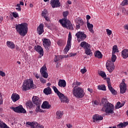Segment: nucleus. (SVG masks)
<instances>
[{"instance_id": "obj_1", "label": "nucleus", "mask_w": 128, "mask_h": 128, "mask_svg": "<svg viewBox=\"0 0 128 128\" xmlns=\"http://www.w3.org/2000/svg\"><path fill=\"white\" fill-rule=\"evenodd\" d=\"M100 105L104 106L101 110L102 112H105L106 114H114V106L108 102L106 98H103L102 100Z\"/></svg>"}, {"instance_id": "obj_2", "label": "nucleus", "mask_w": 128, "mask_h": 128, "mask_svg": "<svg viewBox=\"0 0 128 128\" xmlns=\"http://www.w3.org/2000/svg\"><path fill=\"white\" fill-rule=\"evenodd\" d=\"M16 30L17 32L22 36H24L28 34V24L22 23L16 25Z\"/></svg>"}, {"instance_id": "obj_3", "label": "nucleus", "mask_w": 128, "mask_h": 128, "mask_svg": "<svg viewBox=\"0 0 128 128\" xmlns=\"http://www.w3.org/2000/svg\"><path fill=\"white\" fill-rule=\"evenodd\" d=\"M36 86L34 84V81L32 79H26L24 80V84L22 86V90L24 92L26 90H34L36 88Z\"/></svg>"}, {"instance_id": "obj_4", "label": "nucleus", "mask_w": 128, "mask_h": 128, "mask_svg": "<svg viewBox=\"0 0 128 128\" xmlns=\"http://www.w3.org/2000/svg\"><path fill=\"white\" fill-rule=\"evenodd\" d=\"M72 94L77 98H82L84 96V91L80 87L75 86L72 89Z\"/></svg>"}, {"instance_id": "obj_5", "label": "nucleus", "mask_w": 128, "mask_h": 128, "mask_svg": "<svg viewBox=\"0 0 128 128\" xmlns=\"http://www.w3.org/2000/svg\"><path fill=\"white\" fill-rule=\"evenodd\" d=\"M59 22L63 28H68V30H74V26H72V22H70V20L61 19L60 20Z\"/></svg>"}, {"instance_id": "obj_6", "label": "nucleus", "mask_w": 128, "mask_h": 128, "mask_svg": "<svg viewBox=\"0 0 128 128\" xmlns=\"http://www.w3.org/2000/svg\"><path fill=\"white\" fill-rule=\"evenodd\" d=\"M80 46L81 48H84L85 50V53L88 56H92V52L90 50V45L86 42H83L80 43Z\"/></svg>"}, {"instance_id": "obj_7", "label": "nucleus", "mask_w": 128, "mask_h": 128, "mask_svg": "<svg viewBox=\"0 0 128 128\" xmlns=\"http://www.w3.org/2000/svg\"><path fill=\"white\" fill-rule=\"evenodd\" d=\"M10 108L17 114H26V109L24 108L22 105L16 107L12 106Z\"/></svg>"}, {"instance_id": "obj_8", "label": "nucleus", "mask_w": 128, "mask_h": 128, "mask_svg": "<svg viewBox=\"0 0 128 128\" xmlns=\"http://www.w3.org/2000/svg\"><path fill=\"white\" fill-rule=\"evenodd\" d=\"M72 46V34L70 32H69L68 36V40L67 42V44L64 49V54H66L68 50H70V48Z\"/></svg>"}, {"instance_id": "obj_9", "label": "nucleus", "mask_w": 128, "mask_h": 128, "mask_svg": "<svg viewBox=\"0 0 128 128\" xmlns=\"http://www.w3.org/2000/svg\"><path fill=\"white\" fill-rule=\"evenodd\" d=\"M76 36L77 37L78 42H80V40H84L86 38V35L84 34V32H78L76 34Z\"/></svg>"}, {"instance_id": "obj_10", "label": "nucleus", "mask_w": 128, "mask_h": 128, "mask_svg": "<svg viewBox=\"0 0 128 128\" xmlns=\"http://www.w3.org/2000/svg\"><path fill=\"white\" fill-rule=\"evenodd\" d=\"M106 68L110 72H112L114 70V62L110 60H108L106 63Z\"/></svg>"}, {"instance_id": "obj_11", "label": "nucleus", "mask_w": 128, "mask_h": 128, "mask_svg": "<svg viewBox=\"0 0 128 128\" xmlns=\"http://www.w3.org/2000/svg\"><path fill=\"white\" fill-rule=\"evenodd\" d=\"M48 70V68H46V66L44 65L40 70V72L41 75L44 78H48V74L46 71Z\"/></svg>"}, {"instance_id": "obj_12", "label": "nucleus", "mask_w": 128, "mask_h": 128, "mask_svg": "<svg viewBox=\"0 0 128 128\" xmlns=\"http://www.w3.org/2000/svg\"><path fill=\"white\" fill-rule=\"evenodd\" d=\"M30 126L32 128H44V126L38 124L36 122H28L26 123V126Z\"/></svg>"}, {"instance_id": "obj_13", "label": "nucleus", "mask_w": 128, "mask_h": 128, "mask_svg": "<svg viewBox=\"0 0 128 128\" xmlns=\"http://www.w3.org/2000/svg\"><path fill=\"white\" fill-rule=\"evenodd\" d=\"M50 4L51 6H52V8H60L61 6L60 0H51L50 2Z\"/></svg>"}, {"instance_id": "obj_14", "label": "nucleus", "mask_w": 128, "mask_h": 128, "mask_svg": "<svg viewBox=\"0 0 128 128\" xmlns=\"http://www.w3.org/2000/svg\"><path fill=\"white\" fill-rule=\"evenodd\" d=\"M106 82L108 86V90H110V92H112V94H116L117 92L116 91L114 88H112V84H110V78H107Z\"/></svg>"}, {"instance_id": "obj_15", "label": "nucleus", "mask_w": 128, "mask_h": 128, "mask_svg": "<svg viewBox=\"0 0 128 128\" xmlns=\"http://www.w3.org/2000/svg\"><path fill=\"white\" fill-rule=\"evenodd\" d=\"M51 44L52 42H50V40L48 39L44 38L43 41V46H44L46 50L48 52L50 50V48Z\"/></svg>"}, {"instance_id": "obj_16", "label": "nucleus", "mask_w": 128, "mask_h": 128, "mask_svg": "<svg viewBox=\"0 0 128 128\" xmlns=\"http://www.w3.org/2000/svg\"><path fill=\"white\" fill-rule=\"evenodd\" d=\"M120 94H124L126 92V84L124 82H122L120 86Z\"/></svg>"}, {"instance_id": "obj_17", "label": "nucleus", "mask_w": 128, "mask_h": 128, "mask_svg": "<svg viewBox=\"0 0 128 128\" xmlns=\"http://www.w3.org/2000/svg\"><path fill=\"white\" fill-rule=\"evenodd\" d=\"M32 100L34 104L36 106H39V104H42V100H40V98L36 96H34Z\"/></svg>"}, {"instance_id": "obj_18", "label": "nucleus", "mask_w": 128, "mask_h": 128, "mask_svg": "<svg viewBox=\"0 0 128 128\" xmlns=\"http://www.w3.org/2000/svg\"><path fill=\"white\" fill-rule=\"evenodd\" d=\"M34 50L37 52H38L42 56H44V49H42V48L40 46H34Z\"/></svg>"}, {"instance_id": "obj_19", "label": "nucleus", "mask_w": 128, "mask_h": 128, "mask_svg": "<svg viewBox=\"0 0 128 128\" xmlns=\"http://www.w3.org/2000/svg\"><path fill=\"white\" fill-rule=\"evenodd\" d=\"M52 106L50 104L48 103V101H44L43 104H42L41 108H44L46 110H49V108H50V107Z\"/></svg>"}, {"instance_id": "obj_20", "label": "nucleus", "mask_w": 128, "mask_h": 128, "mask_svg": "<svg viewBox=\"0 0 128 128\" xmlns=\"http://www.w3.org/2000/svg\"><path fill=\"white\" fill-rule=\"evenodd\" d=\"M11 98L14 102H18L20 100V95L16 93L13 94L11 96Z\"/></svg>"}, {"instance_id": "obj_21", "label": "nucleus", "mask_w": 128, "mask_h": 128, "mask_svg": "<svg viewBox=\"0 0 128 128\" xmlns=\"http://www.w3.org/2000/svg\"><path fill=\"white\" fill-rule=\"evenodd\" d=\"M92 118L94 122H98V120H104V118L102 116L98 114L94 115Z\"/></svg>"}, {"instance_id": "obj_22", "label": "nucleus", "mask_w": 128, "mask_h": 128, "mask_svg": "<svg viewBox=\"0 0 128 128\" xmlns=\"http://www.w3.org/2000/svg\"><path fill=\"white\" fill-rule=\"evenodd\" d=\"M62 102H68V96H64V94L62 95H60L59 96Z\"/></svg>"}, {"instance_id": "obj_23", "label": "nucleus", "mask_w": 128, "mask_h": 128, "mask_svg": "<svg viewBox=\"0 0 128 128\" xmlns=\"http://www.w3.org/2000/svg\"><path fill=\"white\" fill-rule=\"evenodd\" d=\"M44 24H40L37 28V32L40 35L44 32Z\"/></svg>"}, {"instance_id": "obj_24", "label": "nucleus", "mask_w": 128, "mask_h": 128, "mask_svg": "<svg viewBox=\"0 0 128 128\" xmlns=\"http://www.w3.org/2000/svg\"><path fill=\"white\" fill-rule=\"evenodd\" d=\"M58 86L60 88H66V82L65 80H61L58 82Z\"/></svg>"}, {"instance_id": "obj_25", "label": "nucleus", "mask_w": 128, "mask_h": 128, "mask_svg": "<svg viewBox=\"0 0 128 128\" xmlns=\"http://www.w3.org/2000/svg\"><path fill=\"white\" fill-rule=\"evenodd\" d=\"M6 46H8V48H11L12 50H14V48H16V44H14L12 42L7 41Z\"/></svg>"}, {"instance_id": "obj_26", "label": "nucleus", "mask_w": 128, "mask_h": 128, "mask_svg": "<svg viewBox=\"0 0 128 128\" xmlns=\"http://www.w3.org/2000/svg\"><path fill=\"white\" fill-rule=\"evenodd\" d=\"M44 92L46 96L52 94V88L50 87H47L44 90Z\"/></svg>"}, {"instance_id": "obj_27", "label": "nucleus", "mask_w": 128, "mask_h": 128, "mask_svg": "<svg viewBox=\"0 0 128 128\" xmlns=\"http://www.w3.org/2000/svg\"><path fill=\"white\" fill-rule=\"evenodd\" d=\"M87 26L90 32H92V34L94 32V29H92L94 28V25L92 24H90L88 21L87 22Z\"/></svg>"}, {"instance_id": "obj_28", "label": "nucleus", "mask_w": 128, "mask_h": 128, "mask_svg": "<svg viewBox=\"0 0 128 128\" xmlns=\"http://www.w3.org/2000/svg\"><path fill=\"white\" fill-rule=\"evenodd\" d=\"M123 58H128V49H124L122 52Z\"/></svg>"}, {"instance_id": "obj_29", "label": "nucleus", "mask_w": 128, "mask_h": 128, "mask_svg": "<svg viewBox=\"0 0 128 128\" xmlns=\"http://www.w3.org/2000/svg\"><path fill=\"white\" fill-rule=\"evenodd\" d=\"M94 54L95 58H102V52H100V50L96 51Z\"/></svg>"}, {"instance_id": "obj_30", "label": "nucleus", "mask_w": 128, "mask_h": 128, "mask_svg": "<svg viewBox=\"0 0 128 128\" xmlns=\"http://www.w3.org/2000/svg\"><path fill=\"white\" fill-rule=\"evenodd\" d=\"M52 88L56 94L59 96H62V93L60 92V91H58V88L56 86H53Z\"/></svg>"}, {"instance_id": "obj_31", "label": "nucleus", "mask_w": 128, "mask_h": 128, "mask_svg": "<svg viewBox=\"0 0 128 128\" xmlns=\"http://www.w3.org/2000/svg\"><path fill=\"white\" fill-rule=\"evenodd\" d=\"M56 118L60 120V118H62V116H64V113L62 112V111H58L56 112Z\"/></svg>"}, {"instance_id": "obj_32", "label": "nucleus", "mask_w": 128, "mask_h": 128, "mask_svg": "<svg viewBox=\"0 0 128 128\" xmlns=\"http://www.w3.org/2000/svg\"><path fill=\"white\" fill-rule=\"evenodd\" d=\"M98 74H99V76H102V78H104V80H106V72H104L100 71V72H99Z\"/></svg>"}, {"instance_id": "obj_33", "label": "nucleus", "mask_w": 128, "mask_h": 128, "mask_svg": "<svg viewBox=\"0 0 128 128\" xmlns=\"http://www.w3.org/2000/svg\"><path fill=\"white\" fill-rule=\"evenodd\" d=\"M128 124V122H124L123 123H120L119 124L117 125L118 128H126Z\"/></svg>"}, {"instance_id": "obj_34", "label": "nucleus", "mask_w": 128, "mask_h": 128, "mask_svg": "<svg viewBox=\"0 0 128 128\" xmlns=\"http://www.w3.org/2000/svg\"><path fill=\"white\" fill-rule=\"evenodd\" d=\"M76 24H78L81 26H84V20H82V18H78L76 20Z\"/></svg>"}, {"instance_id": "obj_35", "label": "nucleus", "mask_w": 128, "mask_h": 128, "mask_svg": "<svg viewBox=\"0 0 128 128\" xmlns=\"http://www.w3.org/2000/svg\"><path fill=\"white\" fill-rule=\"evenodd\" d=\"M26 106H27V108H32L34 106V104H32V101L29 100L26 102Z\"/></svg>"}, {"instance_id": "obj_36", "label": "nucleus", "mask_w": 128, "mask_h": 128, "mask_svg": "<svg viewBox=\"0 0 128 128\" xmlns=\"http://www.w3.org/2000/svg\"><path fill=\"white\" fill-rule=\"evenodd\" d=\"M98 89L101 90H106V85L102 84L98 86Z\"/></svg>"}, {"instance_id": "obj_37", "label": "nucleus", "mask_w": 128, "mask_h": 128, "mask_svg": "<svg viewBox=\"0 0 128 128\" xmlns=\"http://www.w3.org/2000/svg\"><path fill=\"white\" fill-rule=\"evenodd\" d=\"M118 52V46L116 45H114L112 48V53L113 54H114L116 52Z\"/></svg>"}, {"instance_id": "obj_38", "label": "nucleus", "mask_w": 128, "mask_h": 128, "mask_svg": "<svg viewBox=\"0 0 128 128\" xmlns=\"http://www.w3.org/2000/svg\"><path fill=\"white\" fill-rule=\"evenodd\" d=\"M122 106H124V104H120V102H118L116 105V108L118 109V108H122Z\"/></svg>"}, {"instance_id": "obj_39", "label": "nucleus", "mask_w": 128, "mask_h": 128, "mask_svg": "<svg viewBox=\"0 0 128 128\" xmlns=\"http://www.w3.org/2000/svg\"><path fill=\"white\" fill-rule=\"evenodd\" d=\"M68 16V11L64 12L63 16L64 18H62V20H68V19L66 18V17Z\"/></svg>"}, {"instance_id": "obj_40", "label": "nucleus", "mask_w": 128, "mask_h": 128, "mask_svg": "<svg viewBox=\"0 0 128 128\" xmlns=\"http://www.w3.org/2000/svg\"><path fill=\"white\" fill-rule=\"evenodd\" d=\"M36 106H37V107L36 108V112H42V109H40V104L36 105Z\"/></svg>"}, {"instance_id": "obj_41", "label": "nucleus", "mask_w": 128, "mask_h": 128, "mask_svg": "<svg viewBox=\"0 0 128 128\" xmlns=\"http://www.w3.org/2000/svg\"><path fill=\"white\" fill-rule=\"evenodd\" d=\"M116 60V56L114 55V54H113L112 53V60L111 62H114Z\"/></svg>"}, {"instance_id": "obj_42", "label": "nucleus", "mask_w": 128, "mask_h": 128, "mask_svg": "<svg viewBox=\"0 0 128 128\" xmlns=\"http://www.w3.org/2000/svg\"><path fill=\"white\" fill-rule=\"evenodd\" d=\"M12 16H13L14 18H19L20 16H18V14L16 12H11Z\"/></svg>"}, {"instance_id": "obj_43", "label": "nucleus", "mask_w": 128, "mask_h": 128, "mask_svg": "<svg viewBox=\"0 0 128 128\" xmlns=\"http://www.w3.org/2000/svg\"><path fill=\"white\" fill-rule=\"evenodd\" d=\"M128 0H124L121 3V6H128Z\"/></svg>"}, {"instance_id": "obj_44", "label": "nucleus", "mask_w": 128, "mask_h": 128, "mask_svg": "<svg viewBox=\"0 0 128 128\" xmlns=\"http://www.w3.org/2000/svg\"><path fill=\"white\" fill-rule=\"evenodd\" d=\"M42 16H48V10H44L42 12Z\"/></svg>"}, {"instance_id": "obj_45", "label": "nucleus", "mask_w": 128, "mask_h": 128, "mask_svg": "<svg viewBox=\"0 0 128 128\" xmlns=\"http://www.w3.org/2000/svg\"><path fill=\"white\" fill-rule=\"evenodd\" d=\"M40 81L42 84H46V80H45L44 78H40Z\"/></svg>"}, {"instance_id": "obj_46", "label": "nucleus", "mask_w": 128, "mask_h": 128, "mask_svg": "<svg viewBox=\"0 0 128 128\" xmlns=\"http://www.w3.org/2000/svg\"><path fill=\"white\" fill-rule=\"evenodd\" d=\"M59 58L60 60H62V58H68V55L67 56H64V55H62V56H59Z\"/></svg>"}, {"instance_id": "obj_47", "label": "nucleus", "mask_w": 128, "mask_h": 128, "mask_svg": "<svg viewBox=\"0 0 128 128\" xmlns=\"http://www.w3.org/2000/svg\"><path fill=\"white\" fill-rule=\"evenodd\" d=\"M60 60V56H56V58L54 59V62H58V60Z\"/></svg>"}, {"instance_id": "obj_48", "label": "nucleus", "mask_w": 128, "mask_h": 128, "mask_svg": "<svg viewBox=\"0 0 128 128\" xmlns=\"http://www.w3.org/2000/svg\"><path fill=\"white\" fill-rule=\"evenodd\" d=\"M122 12L124 14H126L128 15V10H126V8H123L122 9Z\"/></svg>"}, {"instance_id": "obj_49", "label": "nucleus", "mask_w": 128, "mask_h": 128, "mask_svg": "<svg viewBox=\"0 0 128 128\" xmlns=\"http://www.w3.org/2000/svg\"><path fill=\"white\" fill-rule=\"evenodd\" d=\"M106 32H107V34H108V36H110L112 34V30H110L109 29H106Z\"/></svg>"}, {"instance_id": "obj_50", "label": "nucleus", "mask_w": 128, "mask_h": 128, "mask_svg": "<svg viewBox=\"0 0 128 128\" xmlns=\"http://www.w3.org/2000/svg\"><path fill=\"white\" fill-rule=\"evenodd\" d=\"M57 44L58 46H62V40H59L57 42Z\"/></svg>"}, {"instance_id": "obj_51", "label": "nucleus", "mask_w": 128, "mask_h": 128, "mask_svg": "<svg viewBox=\"0 0 128 128\" xmlns=\"http://www.w3.org/2000/svg\"><path fill=\"white\" fill-rule=\"evenodd\" d=\"M0 76H6V73L2 70H0Z\"/></svg>"}, {"instance_id": "obj_52", "label": "nucleus", "mask_w": 128, "mask_h": 128, "mask_svg": "<svg viewBox=\"0 0 128 128\" xmlns=\"http://www.w3.org/2000/svg\"><path fill=\"white\" fill-rule=\"evenodd\" d=\"M80 72L82 74H85V72H86V68L81 69Z\"/></svg>"}, {"instance_id": "obj_53", "label": "nucleus", "mask_w": 128, "mask_h": 128, "mask_svg": "<svg viewBox=\"0 0 128 128\" xmlns=\"http://www.w3.org/2000/svg\"><path fill=\"white\" fill-rule=\"evenodd\" d=\"M78 24L76 25V30H80V26H80L78 23H77Z\"/></svg>"}, {"instance_id": "obj_54", "label": "nucleus", "mask_w": 128, "mask_h": 128, "mask_svg": "<svg viewBox=\"0 0 128 128\" xmlns=\"http://www.w3.org/2000/svg\"><path fill=\"white\" fill-rule=\"evenodd\" d=\"M76 86H80V84H82V82L76 81Z\"/></svg>"}, {"instance_id": "obj_55", "label": "nucleus", "mask_w": 128, "mask_h": 128, "mask_svg": "<svg viewBox=\"0 0 128 128\" xmlns=\"http://www.w3.org/2000/svg\"><path fill=\"white\" fill-rule=\"evenodd\" d=\"M86 18L87 22H88V20H90V15H87L86 16Z\"/></svg>"}, {"instance_id": "obj_56", "label": "nucleus", "mask_w": 128, "mask_h": 128, "mask_svg": "<svg viewBox=\"0 0 128 128\" xmlns=\"http://www.w3.org/2000/svg\"><path fill=\"white\" fill-rule=\"evenodd\" d=\"M44 18L46 20L47 22L50 21V18L48 17V16H44Z\"/></svg>"}, {"instance_id": "obj_57", "label": "nucleus", "mask_w": 128, "mask_h": 128, "mask_svg": "<svg viewBox=\"0 0 128 128\" xmlns=\"http://www.w3.org/2000/svg\"><path fill=\"white\" fill-rule=\"evenodd\" d=\"M66 126L68 128H72V125L70 124H66Z\"/></svg>"}, {"instance_id": "obj_58", "label": "nucleus", "mask_w": 128, "mask_h": 128, "mask_svg": "<svg viewBox=\"0 0 128 128\" xmlns=\"http://www.w3.org/2000/svg\"><path fill=\"white\" fill-rule=\"evenodd\" d=\"M16 10L18 12H21L22 10V8L20 7H18L16 8Z\"/></svg>"}, {"instance_id": "obj_59", "label": "nucleus", "mask_w": 128, "mask_h": 128, "mask_svg": "<svg viewBox=\"0 0 128 128\" xmlns=\"http://www.w3.org/2000/svg\"><path fill=\"white\" fill-rule=\"evenodd\" d=\"M36 78H40V76H38V74L36 73L35 74H34Z\"/></svg>"}, {"instance_id": "obj_60", "label": "nucleus", "mask_w": 128, "mask_h": 128, "mask_svg": "<svg viewBox=\"0 0 128 128\" xmlns=\"http://www.w3.org/2000/svg\"><path fill=\"white\" fill-rule=\"evenodd\" d=\"M88 92H90V93L92 92V89L90 88H88Z\"/></svg>"}, {"instance_id": "obj_61", "label": "nucleus", "mask_w": 128, "mask_h": 128, "mask_svg": "<svg viewBox=\"0 0 128 128\" xmlns=\"http://www.w3.org/2000/svg\"><path fill=\"white\" fill-rule=\"evenodd\" d=\"M124 30H128V24L125 25L124 26Z\"/></svg>"}, {"instance_id": "obj_62", "label": "nucleus", "mask_w": 128, "mask_h": 128, "mask_svg": "<svg viewBox=\"0 0 128 128\" xmlns=\"http://www.w3.org/2000/svg\"><path fill=\"white\" fill-rule=\"evenodd\" d=\"M94 104H96V106H98V102L95 100L94 102Z\"/></svg>"}, {"instance_id": "obj_63", "label": "nucleus", "mask_w": 128, "mask_h": 128, "mask_svg": "<svg viewBox=\"0 0 128 128\" xmlns=\"http://www.w3.org/2000/svg\"><path fill=\"white\" fill-rule=\"evenodd\" d=\"M46 28H48L49 29H50V25H48V24H46Z\"/></svg>"}, {"instance_id": "obj_64", "label": "nucleus", "mask_w": 128, "mask_h": 128, "mask_svg": "<svg viewBox=\"0 0 128 128\" xmlns=\"http://www.w3.org/2000/svg\"><path fill=\"white\" fill-rule=\"evenodd\" d=\"M2 20H4V17L0 16V22H2Z\"/></svg>"}]
</instances>
